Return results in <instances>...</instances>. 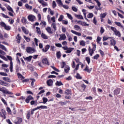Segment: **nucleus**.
Segmentation results:
<instances>
[{"instance_id":"obj_50","label":"nucleus","mask_w":124,"mask_h":124,"mask_svg":"<svg viewBox=\"0 0 124 124\" xmlns=\"http://www.w3.org/2000/svg\"><path fill=\"white\" fill-rule=\"evenodd\" d=\"M86 60L88 62V64H90V62H91V59H90V57H86Z\"/></svg>"},{"instance_id":"obj_41","label":"nucleus","mask_w":124,"mask_h":124,"mask_svg":"<svg viewBox=\"0 0 124 124\" xmlns=\"http://www.w3.org/2000/svg\"><path fill=\"white\" fill-rule=\"evenodd\" d=\"M80 45H81V46H85L86 43H85V42L83 40H82V41H80Z\"/></svg>"},{"instance_id":"obj_11","label":"nucleus","mask_w":124,"mask_h":124,"mask_svg":"<svg viewBox=\"0 0 124 124\" xmlns=\"http://www.w3.org/2000/svg\"><path fill=\"white\" fill-rule=\"evenodd\" d=\"M71 32L74 34H76V35H78V36H81V33H79L75 31L71 30Z\"/></svg>"},{"instance_id":"obj_3","label":"nucleus","mask_w":124,"mask_h":124,"mask_svg":"<svg viewBox=\"0 0 124 124\" xmlns=\"http://www.w3.org/2000/svg\"><path fill=\"white\" fill-rule=\"evenodd\" d=\"M109 39H110V45H112V46H115V45H116V41L114 40V37H109Z\"/></svg>"},{"instance_id":"obj_40","label":"nucleus","mask_w":124,"mask_h":124,"mask_svg":"<svg viewBox=\"0 0 124 124\" xmlns=\"http://www.w3.org/2000/svg\"><path fill=\"white\" fill-rule=\"evenodd\" d=\"M72 10L73 11H74L75 12H77V11H78V9H77V8L75 7V6H73L72 7Z\"/></svg>"},{"instance_id":"obj_60","label":"nucleus","mask_w":124,"mask_h":124,"mask_svg":"<svg viewBox=\"0 0 124 124\" xmlns=\"http://www.w3.org/2000/svg\"><path fill=\"white\" fill-rule=\"evenodd\" d=\"M109 38H110V37L107 38V37L104 36L103 37V41H104V42L106 41V40H107L108 39H109Z\"/></svg>"},{"instance_id":"obj_47","label":"nucleus","mask_w":124,"mask_h":124,"mask_svg":"<svg viewBox=\"0 0 124 124\" xmlns=\"http://www.w3.org/2000/svg\"><path fill=\"white\" fill-rule=\"evenodd\" d=\"M76 78H77V79H82V77H81V76H80V74H79V73L77 74Z\"/></svg>"},{"instance_id":"obj_36","label":"nucleus","mask_w":124,"mask_h":124,"mask_svg":"<svg viewBox=\"0 0 124 124\" xmlns=\"http://www.w3.org/2000/svg\"><path fill=\"white\" fill-rule=\"evenodd\" d=\"M47 101H48V99H47V98H45V97H43V103H44V104H45Z\"/></svg>"},{"instance_id":"obj_5","label":"nucleus","mask_w":124,"mask_h":124,"mask_svg":"<svg viewBox=\"0 0 124 124\" xmlns=\"http://www.w3.org/2000/svg\"><path fill=\"white\" fill-rule=\"evenodd\" d=\"M30 100H33V97L31 95L28 96L25 100L27 103H29Z\"/></svg>"},{"instance_id":"obj_6","label":"nucleus","mask_w":124,"mask_h":124,"mask_svg":"<svg viewBox=\"0 0 124 124\" xmlns=\"http://www.w3.org/2000/svg\"><path fill=\"white\" fill-rule=\"evenodd\" d=\"M38 1L45 7V6H47L48 4H47V2L44 1L43 0H38Z\"/></svg>"},{"instance_id":"obj_59","label":"nucleus","mask_w":124,"mask_h":124,"mask_svg":"<svg viewBox=\"0 0 124 124\" xmlns=\"http://www.w3.org/2000/svg\"><path fill=\"white\" fill-rule=\"evenodd\" d=\"M99 57V55L98 54H96L93 57L94 60H97L98 58Z\"/></svg>"},{"instance_id":"obj_20","label":"nucleus","mask_w":124,"mask_h":124,"mask_svg":"<svg viewBox=\"0 0 124 124\" xmlns=\"http://www.w3.org/2000/svg\"><path fill=\"white\" fill-rule=\"evenodd\" d=\"M47 108H48L47 107V106H40V107H38L37 108V109H47Z\"/></svg>"},{"instance_id":"obj_12","label":"nucleus","mask_w":124,"mask_h":124,"mask_svg":"<svg viewBox=\"0 0 124 124\" xmlns=\"http://www.w3.org/2000/svg\"><path fill=\"white\" fill-rule=\"evenodd\" d=\"M85 71H87V72H88L90 73L91 71H92V68L89 69V66L86 65L85 68L84 70Z\"/></svg>"},{"instance_id":"obj_44","label":"nucleus","mask_w":124,"mask_h":124,"mask_svg":"<svg viewBox=\"0 0 124 124\" xmlns=\"http://www.w3.org/2000/svg\"><path fill=\"white\" fill-rule=\"evenodd\" d=\"M7 9H8V10H9V11H11V12H12L13 13L14 12V11H13V9H12V8H11L9 6H8L7 7Z\"/></svg>"},{"instance_id":"obj_63","label":"nucleus","mask_w":124,"mask_h":124,"mask_svg":"<svg viewBox=\"0 0 124 124\" xmlns=\"http://www.w3.org/2000/svg\"><path fill=\"white\" fill-rule=\"evenodd\" d=\"M65 64H66L65 62H62L61 65V68H63Z\"/></svg>"},{"instance_id":"obj_13","label":"nucleus","mask_w":124,"mask_h":124,"mask_svg":"<svg viewBox=\"0 0 124 124\" xmlns=\"http://www.w3.org/2000/svg\"><path fill=\"white\" fill-rule=\"evenodd\" d=\"M47 84L48 86H52L53 85V80L49 79L47 81Z\"/></svg>"},{"instance_id":"obj_56","label":"nucleus","mask_w":124,"mask_h":124,"mask_svg":"<svg viewBox=\"0 0 124 124\" xmlns=\"http://www.w3.org/2000/svg\"><path fill=\"white\" fill-rule=\"evenodd\" d=\"M52 6L53 8H55L56 6H57V4L56 3V1H53L52 2Z\"/></svg>"},{"instance_id":"obj_33","label":"nucleus","mask_w":124,"mask_h":124,"mask_svg":"<svg viewBox=\"0 0 124 124\" xmlns=\"http://www.w3.org/2000/svg\"><path fill=\"white\" fill-rule=\"evenodd\" d=\"M66 15L67 16V17L68 18H69V19H70V20H73V17H72V16H71V15L67 13Z\"/></svg>"},{"instance_id":"obj_64","label":"nucleus","mask_w":124,"mask_h":124,"mask_svg":"<svg viewBox=\"0 0 124 124\" xmlns=\"http://www.w3.org/2000/svg\"><path fill=\"white\" fill-rule=\"evenodd\" d=\"M104 29H103V27H101V30H100V32L101 33H103L104 32Z\"/></svg>"},{"instance_id":"obj_52","label":"nucleus","mask_w":124,"mask_h":124,"mask_svg":"<svg viewBox=\"0 0 124 124\" xmlns=\"http://www.w3.org/2000/svg\"><path fill=\"white\" fill-rule=\"evenodd\" d=\"M2 86H5V87H9V84L4 81Z\"/></svg>"},{"instance_id":"obj_58","label":"nucleus","mask_w":124,"mask_h":124,"mask_svg":"<svg viewBox=\"0 0 124 124\" xmlns=\"http://www.w3.org/2000/svg\"><path fill=\"white\" fill-rule=\"evenodd\" d=\"M62 6L63 7V8H64L65 9H68V8H69V7H68V6L66 5H63L62 4Z\"/></svg>"},{"instance_id":"obj_43","label":"nucleus","mask_w":124,"mask_h":124,"mask_svg":"<svg viewBox=\"0 0 124 124\" xmlns=\"http://www.w3.org/2000/svg\"><path fill=\"white\" fill-rule=\"evenodd\" d=\"M24 38L25 39V40H26L27 42H30V41H31L30 38L26 37V36H24Z\"/></svg>"},{"instance_id":"obj_30","label":"nucleus","mask_w":124,"mask_h":124,"mask_svg":"<svg viewBox=\"0 0 124 124\" xmlns=\"http://www.w3.org/2000/svg\"><path fill=\"white\" fill-rule=\"evenodd\" d=\"M45 53H46V52H47V51H48V50H49V49H50V45H47L45 47Z\"/></svg>"},{"instance_id":"obj_24","label":"nucleus","mask_w":124,"mask_h":124,"mask_svg":"<svg viewBox=\"0 0 124 124\" xmlns=\"http://www.w3.org/2000/svg\"><path fill=\"white\" fill-rule=\"evenodd\" d=\"M41 36L44 39H48V36L44 33H42Z\"/></svg>"},{"instance_id":"obj_9","label":"nucleus","mask_w":124,"mask_h":124,"mask_svg":"<svg viewBox=\"0 0 124 124\" xmlns=\"http://www.w3.org/2000/svg\"><path fill=\"white\" fill-rule=\"evenodd\" d=\"M32 58V56H31L27 57L26 58H25L24 57H23V59H24V60H25L26 61H27V62H31V61Z\"/></svg>"},{"instance_id":"obj_62","label":"nucleus","mask_w":124,"mask_h":124,"mask_svg":"<svg viewBox=\"0 0 124 124\" xmlns=\"http://www.w3.org/2000/svg\"><path fill=\"white\" fill-rule=\"evenodd\" d=\"M0 75L2 76H7V74L3 72H1L0 73Z\"/></svg>"},{"instance_id":"obj_31","label":"nucleus","mask_w":124,"mask_h":124,"mask_svg":"<svg viewBox=\"0 0 124 124\" xmlns=\"http://www.w3.org/2000/svg\"><path fill=\"white\" fill-rule=\"evenodd\" d=\"M115 24L116 25V26H118V27H120V28H124V26H123V25H122V24L120 22H115Z\"/></svg>"},{"instance_id":"obj_8","label":"nucleus","mask_w":124,"mask_h":124,"mask_svg":"<svg viewBox=\"0 0 124 124\" xmlns=\"http://www.w3.org/2000/svg\"><path fill=\"white\" fill-rule=\"evenodd\" d=\"M21 29H22V31H24V33H25V34H29V31H28V30H27V29H26V28H25V27H22Z\"/></svg>"},{"instance_id":"obj_25","label":"nucleus","mask_w":124,"mask_h":124,"mask_svg":"<svg viewBox=\"0 0 124 124\" xmlns=\"http://www.w3.org/2000/svg\"><path fill=\"white\" fill-rule=\"evenodd\" d=\"M65 94H67L68 95H71V92L69 90H67L65 92Z\"/></svg>"},{"instance_id":"obj_46","label":"nucleus","mask_w":124,"mask_h":124,"mask_svg":"<svg viewBox=\"0 0 124 124\" xmlns=\"http://www.w3.org/2000/svg\"><path fill=\"white\" fill-rule=\"evenodd\" d=\"M62 19H63V16L62 15L60 16V17L58 19V21H59V22H61V21H62Z\"/></svg>"},{"instance_id":"obj_21","label":"nucleus","mask_w":124,"mask_h":124,"mask_svg":"<svg viewBox=\"0 0 124 124\" xmlns=\"http://www.w3.org/2000/svg\"><path fill=\"white\" fill-rule=\"evenodd\" d=\"M75 17H76V18H78V19H80L81 20H83L84 19V17H83V16H82V15H75Z\"/></svg>"},{"instance_id":"obj_39","label":"nucleus","mask_w":124,"mask_h":124,"mask_svg":"<svg viewBox=\"0 0 124 124\" xmlns=\"http://www.w3.org/2000/svg\"><path fill=\"white\" fill-rule=\"evenodd\" d=\"M93 14L91 13H90L87 16L88 18H93Z\"/></svg>"},{"instance_id":"obj_15","label":"nucleus","mask_w":124,"mask_h":124,"mask_svg":"<svg viewBox=\"0 0 124 124\" xmlns=\"http://www.w3.org/2000/svg\"><path fill=\"white\" fill-rule=\"evenodd\" d=\"M2 79L4 81H6V82H9V83H10V82H11V80H10V78H9L3 77Z\"/></svg>"},{"instance_id":"obj_37","label":"nucleus","mask_w":124,"mask_h":124,"mask_svg":"<svg viewBox=\"0 0 124 124\" xmlns=\"http://www.w3.org/2000/svg\"><path fill=\"white\" fill-rule=\"evenodd\" d=\"M25 7H26V8L28 9H32V7L31 6L29 5V4H26Z\"/></svg>"},{"instance_id":"obj_2","label":"nucleus","mask_w":124,"mask_h":124,"mask_svg":"<svg viewBox=\"0 0 124 124\" xmlns=\"http://www.w3.org/2000/svg\"><path fill=\"white\" fill-rule=\"evenodd\" d=\"M6 112L4 109H2L1 111L0 112V116L3 118L4 119H6Z\"/></svg>"},{"instance_id":"obj_48","label":"nucleus","mask_w":124,"mask_h":124,"mask_svg":"<svg viewBox=\"0 0 124 124\" xmlns=\"http://www.w3.org/2000/svg\"><path fill=\"white\" fill-rule=\"evenodd\" d=\"M0 25L1 27H3V28H5V27L6 26V24H5V23L2 21L0 22Z\"/></svg>"},{"instance_id":"obj_49","label":"nucleus","mask_w":124,"mask_h":124,"mask_svg":"<svg viewBox=\"0 0 124 124\" xmlns=\"http://www.w3.org/2000/svg\"><path fill=\"white\" fill-rule=\"evenodd\" d=\"M59 104H60V105H61V106H63V105H65V104H66V103L64 102H59Z\"/></svg>"},{"instance_id":"obj_34","label":"nucleus","mask_w":124,"mask_h":124,"mask_svg":"<svg viewBox=\"0 0 124 124\" xmlns=\"http://www.w3.org/2000/svg\"><path fill=\"white\" fill-rule=\"evenodd\" d=\"M74 28L75 29L76 31H79L81 29V28H80V26L78 25H75Z\"/></svg>"},{"instance_id":"obj_14","label":"nucleus","mask_w":124,"mask_h":124,"mask_svg":"<svg viewBox=\"0 0 124 124\" xmlns=\"http://www.w3.org/2000/svg\"><path fill=\"white\" fill-rule=\"evenodd\" d=\"M120 91H121V90H120V89H115L114 91V95H117V94H119V93H120Z\"/></svg>"},{"instance_id":"obj_38","label":"nucleus","mask_w":124,"mask_h":124,"mask_svg":"<svg viewBox=\"0 0 124 124\" xmlns=\"http://www.w3.org/2000/svg\"><path fill=\"white\" fill-rule=\"evenodd\" d=\"M17 76H18V78H20L21 79H25V77H24V76H23L22 75H21V74L18 73Z\"/></svg>"},{"instance_id":"obj_23","label":"nucleus","mask_w":124,"mask_h":124,"mask_svg":"<svg viewBox=\"0 0 124 124\" xmlns=\"http://www.w3.org/2000/svg\"><path fill=\"white\" fill-rule=\"evenodd\" d=\"M3 93H6L7 94H13V93L7 91V90H5L3 91Z\"/></svg>"},{"instance_id":"obj_51","label":"nucleus","mask_w":124,"mask_h":124,"mask_svg":"<svg viewBox=\"0 0 124 124\" xmlns=\"http://www.w3.org/2000/svg\"><path fill=\"white\" fill-rule=\"evenodd\" d=\"M101 40V38H100V37H99V36H98L97 38V40H96V41H97V43H99V42H100Z\"/></svg>"},{"instance_id":"obj_19","label":"nucleus","mask_w":124,"mask_h":124,"mask_svg":"<svg viewBox=\"0 0 124 124\" xmlns=\"http://www.w3.org/2000/svg\"><path fill=\"white\" fill-rule=\"evenodd\" d=\"M46 31H47V32H48V33H53V32H52V30L51 29L50 27H47L46 29Z\"/></svg>"},{"instance_id":"obj_27","label":"nucleus","mask_w":124,"mask_h":124,"mask_svg":"<svg viewBox=\"0 0 124 124\" xmlns=\"http://www.w3.org/2000/svg\"><path fill=\"white\" fill-rule=\"evenodd\" d=\"M56 56H57V59H61V51H58L56 53Z\"/></svg>"},{"instance_id":"obj_61","label":"nucleus","mask_w":124,"mask_h":124,"mask_svg":"<svg viewBox=\"0 0 124 124\" xmlns=\"http://www.w3.org/2000/svg\"><path fill=\"white\" fill-rule=\"evenodd\" d=\"M55 46H56V47H59V48H61V47H62V44L60 43L55 44Z\"/></svg>"},{"instance_id":"obj_54","label":"nucleus","mask_w":124,"mask_h":124,"mask_svg":"<svg viewBox=\"0 0 124 124\" xmlns=\"http://www.w3.org/2000/svg\"><path fill=\"white\" fill-rule=\"evenodd\" d=\"M69 67L68 66L65 67L64 68V70H65V72H66V73H67V72H68V71H69Z\"/></svg>"},{"instance_id":"obj_26","label":"nucleus","mask_w":124,"mask_h":124,"mask_svg":"<svg viewBox=\"0 0 124 124\" xmlns=\"http://www.w3.org/2000/svg\"><path fill=\"white\" fill-rule=\"evenodd\" d=\"M56 86H63V84L61 82V81H57L56 83Z\"/></svg>"},{"instance_id":"obj_42","label":"nucleus","mask_w":124,"mask_h":124,"mask_svg":"<svg viewBox=\"0 0 124 124\" xmlns=\"http://www.w3.org/2000/svg\"><path fill=\"white\" fill-rule=\"evenodd\" d=\"M22 22L24 24H27V18H26L25 17H23L22 19Z\"/></svg>"},{"instance_id":"obj_7","label":"nucleus","mask_w":124,"mask_h":124,"mask_svg":"<svg viewBox=\"0 0 124 124\" xmlns=\"http://www.w3.org/2000/svg\"><path fill=\"white\" fill-rule=\"evenodd\" d=\"M73 50H74V48L68 47V48H67V50L65 51V53H66L67 54H69L71 53V52H72Z\"/></svg>"},{"instance_id":"obj_18","label":"nucleus","mask_w":124,"mask_h":124,"mask_svg":"<svg viewBox=\"0 0 124 124\" xmlns=\"http://www.w3.org/2000/svg\"><path fill=\"white\" fill-rule=\"evenodd\" d=\"M16 39L17 40V43L20 44V42H21V37L20 36V34H18L16 36Z\"/></svg>"},{"instance_id":"obj_28","label":"nucleus","mask_w":124,"mask_h":124,"mask_svg":"<svg viewBox=\"0 0 124 124\" xmlns=\"http://www.w3.org/2000/svg\"><path fill=\"white\" fill-rule=\"evenodd\" d=\"M51 27L54 29V31H57V27L56 26V23H53L51 24Z\"/></svg>"},{"instance_id":"obj_35","label":"nucleus","mask_w":124,"mask_h":124,"mask_svg":"<svg viewBox=\"0 0 124 124\" xmlns=\"http://www.w3.org/2000/svg\"><path fill=\"white\" fill-rule=\"evenodd\" d=\"M106 15H107V14L106 13L101 14L100 17H101V19H102L103 18H105V17L106 16Z\"/></svg>"},{"instance_id":"obj_1","label":"nucleus","mask_w":124,"mask_h":124,"mask_svg":"<svg viewBox=\"0 0 124 124\" xmlns=\"http://www.w3.org/2000/svg\"><path fill=\"white\" fill-rule=\"evenodd\" d=\"M26 50V52L29 54H32V53H34V52H35V49L31 47H27Z\"/></svg>"},{"instance_id":"obj_32","label":"nucleus","mask_w":124,"mask_h":124,"mask_svg":"<svg viewBox=\"0 0 124 124\" xmlns=\"http://www.w3.org/2000/svg\"><path fill=\"white\" fill-rule=\"evenodd\" d=\"M36 32L39 34H41V31H40V28L38 27L36 28Z\"/></svg>"},{"instance_id":"obj_45","label":"nucleus","mask_w":124,"mask_h":124,"mask_svg":"<svg viewBox=\"0 0 124 124\" xmlns=\"http://www.w3.org/2000/svg\"><path fill=\"white\" fill-rule=\"evenodd\" d=\"M4 29L5 30H6V31H10V29H11V28L10 27V26H8L6 25V26L4 27Z\"/></svg>"},{"instance_id":"obj_10","label":"nucleus","mask_w":124,"mask_h":124,"mask_svg":"<svg viewBox=\"0 0 124 124\" xmlns=\"http://www.w3.org/2000/svg\"><path fill=\"white\" fill-rule=\"evenodd\" d=\"M60 38H59L60 40L61 39V40H65L66 39V36H65V34H61L60 35Z\"/></svg>"},{"instance_id":"obj_55","label":"nucleus","mask_w":124,"mask_h":124,"mask_svg":"<svg viewBox=\"0 0 124 124\" xmlns=\"http://www.w3.org/2000/svg\"><path fill=\"white\" fill-rule=\"evenodd\" d=\"M110 29L111 31H112L114 32H115L116 31L117 29L115 27H111Z\"/></svg>"},{"instance_id":"obj_17","label":"nucleus","mask_w":124,"mask_h":124,"mask_svg":"<svg viewBox=\"0 0 124 124\" xmlns=\"http://www.w3.org/2000/svg\"><path fill=\"white\" fill-rule=\"evenodd\" d=\"M114 33L116 35V36H118V37H121V32H120L119 31L116 30L114 32Z\"/></svg>"},{"instance_id":"obj_16","label":"nucleus","mask_w":124,"mask_h":124,"mask_svg":"<svg viewBox=\"0 0 124 124\" xmlns=\"http://www.w3.org/2000/svg\"><path fill=\"white\" fill-rule=\"evenodd\" d=\"M42 62L43 63H45V64H47V65H49V62H48V60L46 58L43 59Z\"/></svg>"},{"instance_id":"obj_57","label":"nucleus","mask_w":124,"mask_h":124,"mask_svg":"<svg viewBox=\"0 0 124 124\" xmlns=\"http://www.w3.org/2000/svg\"><path fill=\"white\" fill-rule=\"evenodd\" d=\"M89 53L90 54V56L92 57L93 56V51L92 49H89Z\"/></svg>"},{"instance_id":"obj_29","label":"nucleus","mask_w":124,"mask_h":124,"mask_svg":"<svg viewBox=\"0 0 124 124\" xmlns=\"http://www.w3.org/2000/svg\"><path fill=\"white\" fill-rule=\"evenodd\" d=\"M0 48L1 49H2V50H4V51H5L6 52V51H7V49H6V47H5V46H4L1 45L0 46Z\"/></svg>"},{"instance_id":"obj_22","label":"nucleus","mask_w":124,"mask_h":124,"mask_svg":"<svg viewBox=\"0 0 124 124\" xmlns=\"http://www.w3.org/2000/svg\"><path fill=\"white\" fill-rule=\"evenodd\" d=\"M22 118H18L17 121L15 122V124H21V123H22Z\"/></svg>"},{"instance_id":"obj_53","label":"nucleus","mask_w":124,"mask_h":124,"mask_svg":"<svg viewBox=\"0 0 124 124\" xmlns=\"http://www.w3.org/2000/svg\"><path fill=\"white\" fill-rule=\"evenodd\" d=\"M57 2H58V4L60 5H62V0H56Z\"/></svg>"},{"instance_id":"obj_4","label":"nucleus","mask_w":124,"mask_h":124,"mask_svg":"<svg viewBox=\"0 0 124 124\" xmlns=\"http://www.w3.org/2000/svg\"><path fill=\"white\" fill-rule=\"evenodd\" d=\"M28 19L29 21H31V22H33V21L35 20V16L33 15H29L28 16Z\"/></svg>"}]
</instances>
